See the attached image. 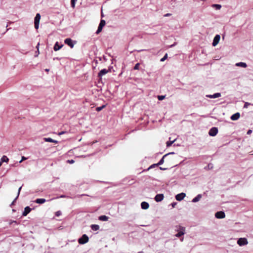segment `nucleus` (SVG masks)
<instances>
[{"label": "nucleus", "mask_w": 253, "mask_h": 253, "mask_svg": "<svg viewBox=\"0 0 253 253\" xmlns=\"http://www.w3.org/2000/svg\"><path fill=\"white\" fill-rule=\"evenodd\" d=\"M177 233L175 235V237L179 238L183 236L185 233V228L184 227L178 226L175 229Z\"/></svg>", "instance_id": "nucleus-1"}, {"label": "nucleus", "mask_w": 253, "mask_h": 253, "mask_svg": "<svg viewBox=\"0 0 253 253\" xmlns=\"http://www.w3.org/2000/svg\"><path fill=\"white\" fill-rule=\"evenodd\" d=\"M41 19V15L40 13H37L34 19L35 28L36 29H38L39 27L40 21Z\"/></svg>", "instance_id": "nucleus-2"}, {"label": "nucleus", "mask_w": 253, "mask_h": 253, "mask_svg": "<svg viewBox=\"0 0 253 253\" xmlns=\"http://www.w3.org/2000/svg\"><path fill=\"white\" fill-rule=\"evenodd\" d=\"M64 43L67 44L70 47L73 48L74 45L76 43L75 41H73L70 38H67L64 40Z\"/></svg>", "instance_id": "nucleus-3"}, {"label": "nucleus", "mask_w": 253, "mask_h": 253, "mask_svg": "<svg viewBox=\"0 0 253 253\" xmlns=\"http://www.w3.org/2000/svg\"><path fill=\"white\" fill-rule=\"evenodd\" d=\"M88 237L85 234H84L82 237L79 239L78 242L80 244H84L88 242Z\"/></svg>", "instance_id": "nucleus-4"}, {"label": "nucleus", "mask_w": 253, "mask_h": 253, "mask_svg": "<svg viewBox=\"0 0 253 253\" xmlns=\"http://www.w3.org/2000/svg\"><path fill=\"white\" fill-rule=\"evenodd\" d=\"M237 244L240 246H243L247 245L248 244V242L246 238H240L238 239Z\"/></svg>", "instance_id": "nucleus-5"}, {"label": "nucleus", "mask_w": 253, "mask_h": 253, "mask_svg": "<svg viewBox=\"0 0 253 253\" xmlns=\"http://www.w3.org/2000/svg\"><path fill=\"white\" fill-rule=\"evenodd\" d=\"M105 23H106V22L104 20H101L100 24L99 25V26L98 27V29L96 32V33L97 34H98L100 32H101V31L102 30L103 27L105 26Z\"/></svg>", "instance_id": "nucleus-6"}, {"label": "nucleus", "mask_w": 253, "mask_h": 253, "mask_svg": "<svg viewBox=\"0 0 253 253\" xmlns=\"http://www.w3.org/2000/svg\"><path fill=\"white\" fill-rule=\"evenodd\" d=\"M217 132H218L217 128L215 127H213L211 129H210V130H209V134L210 136H214L217 134Z\"/></svg>", "instance_id": "nucleus-7"}, {"label": "nucleus", "mask_w": 253, "mask_h": 253, "mask_svg": "<svg viewBox=\"0 0 253 253\" xmlns=\"http://www.w3.org/2000/svg\"><path fill=\"white\" fill-rule=\"evenodd\" d=\"M220 39V35H216L213 39V42L212 43V45L213 46H215L218 43Z\"/></svg>", "instance_id": "nucleus-8"}, {"label": "nucleus", "mask_w": 253, "mask_h": 253, "mask_svg": "<svg viewBox=\"0 0 253 253\" xmlns=\"http://www.w3.org/2000/svg\"><path fill=\"white\" fill-rule=\"evenodd\" d=\"M185 196L186 194L184 193H181L177 194L175 196V199L176 200L180 201L182 200L185 198Z\"/></svg>", "instance_id": "nucleus-9"}, {"label": "nucleus", "mask_w": 253, "mask_h": 253, "mask_svg": "<svg viewBox=\"0 0 253 253\" xmlns=\"http://www.w3.org/2000/svg\"><path fill=\"white\" fill-rule=\"evenodd\" d=\"M221 94L219 92L215 93L212 95L207 94L206 95V97H208L210 98H216L221 97Z\"/></svg>", "instance_id": "nucleus-10"}, {"label": "nucleus", "mask_w": 253, "mask_h": 253, "mask_svg": "<svg viewBox=\"0 0 253 253\" xmlns=\"http://www.w3.org/2000/svg\"><path fill=\"white\" fill-rule=\"evenodd\" d=\"M215 216L217 218L221 219L224 218L225 215L224 212L223 211H218L215 213Z\"/></svg>", "instance_id": "nucleus-11"}, {"label": "nucleus", "mask_w": 253, "mask_h": 253, "mask_svg": "<svg viewBox=\"0 0 253 253\" xmlns=\"http://www.w3.org/2000/svg\"><path fill=\"white\" fill-rule=\"evenodd\" d=\"M164 196L163 194H157L155 197V200L157 202H159L162 201L164 199Z\"/></svg>", "instance_id": "nucleus-12"}, {"label": "nucleus", "mask_w": 253, "mask_h": 253, "mask_svg": "<svg viewBox=\"0 0 253 253\" xmlns=\"http://www.w3.org/2000/svg\"><path fill=\"white\" fill-rule=\"evenodd\" d=\"M240 116V113H236L233 114V115H232L230 118L233 121H236L239 119Z\"/></svg>", "instance_id": "nucleus-13"}, {"label": "nucleus", "mask_w": 253, "mask_h": 253, "mask_svg": "<svg viewBox=\"0 0 253 253\" xmlns=\"http://www.w3.org/2000/svg\"><path fill=\"white\" fill-rule=\"evenodd\" d=\"M63 46V44H59L58 42H57L55 43V44H54L53 49L55 51H57V50H59L60 49H61Z\"/></svg>", "instance_id": "nucleus-14"}, {"label": "nucleus", "mask_w": 253, "mask_h": 253, "mask_svg": "<svg viewBox=\"0 0 253 253\" xmlns=\"http://www.w3.org/2000/svg\"><path fill=\"white\" fill-rule=\"evenodd\" d=\"M31 211V209L29 207H26L22 213L23 216H26Z\"/></svg>", "instance_id": "nucleus-15"}, {"label": "nucleus", "mask_w": 253, "mask_h": 253, "mask_svg": "<svg viewBox=\"0 0 253 253\" xmlns=\"http://www.w3.org/2000/svg\"><path fill=\"white\" fill-rule=\"evenodd\" d=\"M141 207L142 209L147 210L149 207V205L147 202H143L141 204Z\"/></svg>", "instance_id": "nucleus-16"}, {"label": "nucleus", "mask_w": 253, "mask_h": 253, "mask_svg": "<svg viewBox=\"0 0 253 253\" xmlns=\"http://www.w3.org/2000/svg\"><path fill=\"white\" fill-rule=\"evenodd\" d=\"M174 154V152H171V153H168V154H166V155H164V156L163 157V158L160 160V161H159V162L158 164H157V165L158 166L162 165V164L164 163V158H165V157H166V156H167V155H170V154Z\"/></svg>", "instance_id": "nucleus-17"}, {"label": "nucleus", "mask_w": 253, "mask_h": 253, "mask_svg": "<svg viewBox=\"0 0 253 253\" xmlns=\"http://www.w3.org/2000/svg\"><path fill=\"white\" fill-rule=\"evenodd\" d=\"M202 197V196L201 194H198L196 197L192 199V202L193 203H196L201 200Z\"/></svg>", "instance_id": "nucleus-18"}, {"label": "nucleus", "mask_w": 253, "mask_h": 253, "mask_svg": "<svg viewBox=\"0 0 253 253\" xmlns=\"http://www.w3.org/2000/svg\"><path fill=\"white\" fill-rule=\"evenodd\" d=\"M108 72V70L105 69H103L101 70L100 72L98 73V76L101 77Z\"/></svg>", "instance_id": "nucleus-19"}, {"label": "nucleus", "mask_w": 253, "mask_h": 253, "mask_svg": "<svg viewBox=\"0 0 253 253\" xmlns=\"http://www.w3.org/2000/svg\"><path fill=\"white\" fill-rule=\"evenodd\" d=\"M43 140L45 142H53V143H57V141H56L55 140H54V139H52V138H49V137H48V138L45 137V138H43Z\"/></svg>", "instance_id": "nucleus-20"}, {"label": "nucleus", "mask_w": 253, "mask_h": 253, "mask_svg": "<svg viewBox=\"0 0 253 253\" xmlns=\"http://www.w3.org/2000/svg\"><path fill=\"white\" fill-rule=\"evenodd\" d=\"M235 65L238 67H241L242 68H246L247 67V64L244 62H239L237 63Z\"/></svg>", "instance_id": "nucleus-21"}, {"label": "nucleus", "mask_w": 253, "mask_h": 253, "mask_svg": "<svg viewBox=\"0 0 253 253\" xmlns=\"http://www.w3.org/2000/svg\"><path fill=\"white\" fill-rule=\"evenodd\" d=\"M46 201L45 199L43 198H40V199H37L35 201V202L37 204H42L45 203Z\"/></svg>", "instance_id": "nucleus-22"}, {"label": "nucleus", "mask_w": 253, "mask_h": 253, "mask_svg": "<svg viewBox=\"0 0 253 253\" xmlns=\"http://www.w3.org/2000/svg\"><path fill=\"white\" fill-rule=\"evenodd\" d=\"M98 219L101 221H107L109 219V217L106 215H101L99 217Z\"/></svg>", "instance_id": "nucleus-23"}, {"label": "nucleus", "mask_w": 253, "mask_h": 253, "mask_svg": "<svg viewBox=\"0 0 253 253\" xmlns=\"http://www.w3.org/2000/svg\"><path fill=\"white\" fill-rule=\"evenodd\" d=\"M91 228L93 231H97L99 229V226L96 224H92L91 225Z\"/></svg>", "instance_id": "nucleus-24"}, {"label": "nucleus", "mask_w": 253, "mask_h": 253, "mask_svg": "<svg viewBox=\"0 0 253 253\" xmlns=\"http://www.w3.org/2000/svg\"><path fill=\"white\" fill-rule=\"evenodd\" d=\"M211 7L215 8L216 10H219L221 8V5L218 4H213Z\"/></svg>", "instance_id": "nucleus-25"}, {"label": "nucleus", "mask_w": 253, "mask_h": 253, "mask_svg": "<svg viewBox=\"0 0 253 253\" xmlns=\"http://www.w3.org/2000/svg\"><path fill=\"white\" fill-rule=\"evenodd\" d=\"M9 159L6 156H3L0 159L1 162H8Z\"/></svg>", "instance_id": "nucleus-26"}, {"label": "nucleus", "mask_w": 253, "mask_h": 253, "mask_svg": "<svg viewBox=\"0 0 253 253\" xmlns=\"http://www.w3.org/2000/svg\"><path fill=\"white\" fill-rule=\"evenodd\" d=\"M175 140H176V139H174L173 140H172V141H168V142H167V146L168 147H169V146H170L172 145V143H173Z\"/></svg>", "instance_id": "nucleus-27"}, {"label": "nucleus", "mask_w": 253, "mask_h": 253, "mask_svg": "<svg viewBox=\"0 0 253 253\" xmlns=\"http://www.w3.org/2000/svg\"><path fill=\"white\" fill-rule=\"evenodd\" d=\"M77 0H71V6L73 8H74L75 6V3L77 2Z\"/></svg>", "instance_id": "nucleus-28"}, {"label": "nucleus", "mask_w": 253, "mask_h": 253, "mask_svg": "<svg viewBox=\"0 0 253 253\" xmlns=\"http://www.w3.org/2000/svg\"><path fill=\"white\" fill-rule=\"evenodd\" d=\"M105 107V105H103L101 107H98L96 108V110L98 112L100 111L103 108Z\"/></svg>", "instance_id": "nucleus-29"}, {"label": "nucleus", "mask_w": 253, "mask_h": 253, "mask_svg": "<svg viewBox=\"0 0 253 253\" xmlns=\"http://www.w3.org/2000/svg\"><path fill=\"white\" fill-rule=\"evenodd\" d=\"M158 98L159 100H162L165 98V95H159L158 96Z\"/></svg>", "instance_id": "nucleus-30"}, {"label": "nucleus", "mask_w": 253, "mask_h": 253, "mask_svg": "<svg viewBox=\"0 0 253 253\" xmlns=\"http://www.w3.org/2000/svg\"><path fill=\"white\" fill-rule=\"evenodd\" d=\"M167 58H168V54L166 53L165 55V56L162 58H161V62L164 61Z\"/></svg>", "instance_id": "nucleus-31"}, {"label": "nucleus", "mask_w": 253, "mask_h": 253, "mask_svg": "<svg viewBox=\"0 0 253 253\" xmlns=\"http://www.w3.org/2000/svg\"><path fill=\"white\" fill-rule=\"evenodd\" d=\"M139 63H137L136 64H135V65L134 66V70H138L139 69Z\"/></svg>", "instance_id": "nucleus-32"}, {"label": "nucleus", "mask_w": 253, "mask_h": 253, "mask_svg": "<svg viewBox=\"0 0 253 253\" xmlns=\"http://www.w3.org/2000/svg\"><path fill=\"white\" fill-rule=\"evenodd\" d=\"M61 214H62V212L61 211H57L55 213V215L57 216H60V215H61Z\"/></svg>", "instance_id": "nucleus-33"}, {"label": "nucleus", "mask_w": 253, "mask_h": 253, "mask_svg": "<svg viewBox=\"0 0 253 253\" xmlns=\"http://www.w3.org/2000/svg\"><path fill=\"white\" fill-rule=\"evenodd\" d=\"M251 105V103H248V102H246V103H245V104H244V108H248V106H249V105Z\"/></svg>", "instance_id": "nucleus-34"}, {"label": "nucleus", "mask_w": 253, "mask_h": 253, "mask_svg": "<svg viewBox=\"0 0 253 253\" xmlns=\"http://www.w3.org/2000/svg\"><path fill=\"white\" fill-rule=\"evenodd\" d=\"M21 188H22V187H19V188L18 189V195H17V197H16V198L15 199L14 201L13 202H14V201L17 199V198H18V196H19V193H20V190H21Z\"/></svg>", "instance_id": "nucleus-35"}, {"label": "nucleus", "mask_w": 253, "mask_h": 253, "mask_svg": "<svg viewBox=\"0 0 253 253\" xmlns=\"http://www.w3.org/2000/svg\"><path fill=\"white\" fill-rule=\"evenodd\" d=\"M27 159V158L25 157L24 156L22 157L21 160L19 162V163H22V161L26 160Z\"/></svg>", "instance_id": "nucleus-36"}, {"label": "nucleus", "mask_w": 253, "mask_h": 253, "mask_svg": "<svg viewBox=\"0 0 253 253\" xmlns=\"http://www.w3.org/2000/svg\"><path fill=\"white\" fill-rule=\"evenodd\" d=\"M40 54V51H39V50H37L36 51V53H35V57H38L39 56Z\"/></svg>", "instance_id": "nucleus-37"}, {"label": "nucleus", "mask_w": 253, "mask_h": 253, "mask_svg": "<svg viewBox=\"0 0 253 253\" xmlns=\"http://www.w3.org/2000/svg\"><path fill=\"white\" fill-rule=\"evenodd\" d=\"M67 162H68V163H70V164H73V163H74V160H68V161H67Z\"/></svg>", "instance_id": "nucleus-38"}, {"label": "nucleus", "mask_w": 253, "mask_h": 253, "mask_svg": "<svg viewBox=\"0 0 253 253\" xmlns=\"http://www.w3.org/2000/svg\"><path fill=\"white\" fill-rule=\"evenodd\" d=\"M158 165L157 164H153L152 165H151L150 168L149 169H151V168H154L156 166H157Z\"/></svg>", "instance_id": "nucleus-39"}, {"label": "nucleus", "mask_w": 253, "mask_h": 253, "mask_svg": "<svg viewBox=\"0 0 253 253\" xmlns=\"http://www.w3.org/2000/svg\"><path fill=\"white\" fill-rule=\"evenodd\" d=\"M252 130L251 129H249L247 131V134H250L252 133Z\"/></svg>", "instance_id": "nucleus-40"}, {"label": "nucleus", "mask_w": 253, "mask_h": 253, "mask_svg": "<svg viewBox=\"0 0 253 253\" xmlns=\"http://www.w3.org/2000/svg\"><path fill=\"white\" fill-rule=\"evenodd\" d=\"M39 46H40V42H38L36 46V48L38 50H39Z\"/></svg>", "instance_id": "nucleus-41"}, {"label": "nucleus", "mask_w": 253, "mask_h": 253, "mask_svg": "<svg viewBox=\"0 0 253 253\" xmlns=\"http://www.w3.org/2000/svg\"><path fill=\"white\" fill-rule=\"evenodd\" d=\"M171 15V13H167L164 16L165 17H168V16H170V15Z\"/></svg>", "instance_id": "nucleus-42"}, {"label": "nucleus", "mask_w": 253, "mask_h": 253, "mask_svg": "<svg viewBox=\"0 0 253 253\" xmlns=\"http://www.w3.org/2000/svg\"><path fill=\"white\" fill-rule=\"evenodd\" d=\"M176 205V203H171V206L173 208H174L175 205Z\"/></svg>", "instance_id": "nucleus-43"}, {"label": "nucleus", "mask_w": 253, "mask_h": 253, "mask_svg": "<svg viewBox=\"0 0 253 253\" xmlns=\"http://www.w3.org/2000/svg\"><path fill=\"white\" fill-rule=\"evenodd\" d=\"M175 45V43H174V44H173L170 45L169 46V47H173V46H174Z\"/></svg>", "instance_id": "nucleus-44"}, {"label": "nucleus", "mask_w": 253, "mask_h": 253, "mask_svg": "<svg viewBox=\"0 0 253 253\" xmlns=\"http://www.w3.org/2000/svg\"><path fill=\"white\" fill-rule=\"evenodd\" d=\"M63 134V131H61L59 133V135Z\"/></svg>", "instance_id": "nucleus-45"}, {"label": "nucleus", "mask_w": 253, "mask_h": 253, "mask_svg": "<svg viewBox=\"0 0 253 253\" xmlns=\"http://www.w3.org/2000/svg\"><path fill=\"white\" fill-rule=\"evenodd\" d=\"M183 239H184V238H182L180 239L181 241V242L183 241Z\"/></svg>", "instance_id": "nucleus-46"}, {"label": "nucleus", "mask_w": 253, "mask_h": 253, "mask_svg": "<svg viewBox=\"0 0 253 253\" xmlns=\"http://www.w3.org/2000/svg\"><path fill=\"white\" fill-rule=\"evenodd\" d=\"M45 71L48 72L49 71V69H45Z\"/></svg>", "instance_id": "nucleus-47"}, {"label": "nucleus", "mask_w": 253, "mask_h": 253, "mask_svg": "<svg viewBox=\"0 0 253 253\" xmlns=\"http://www.w3.org/2000/svg\"><path fill=\"white\" fill-rule=\"evenodd\" d=\"M2 163V162H1V161H0V167L1 166Z\"/></svg>", "instance_id": "nucleus-48"}, {"label": "nucleus", "mask_w": 253, "mask_h": 253, "mask_svg": "<svg viewBox=\"0 0 253 253\" xmlns=\"http://www.w3.org/2000/svg\"><path fill=\"white\" fill-rule=\"evenodd\" d=\"M137 253H144L143 252H138Z\"/></svg>", "instance_id": "nucleus-49"}, {"label": "nucleus", "mask_w": 253, "mask_h": 253, "mask_svg": "<svg viewBox=\"0 0 253 253\" xmlns=\"http://www.w3.org/2000/svg\"><path fill=\"white\" fill-rule=\"evenodd\" d=\"M60 197H61V198H62V197H63V195H61V196H60Z\"/></svg>", "instance_id": "nucleus-50"}]
</instances>
